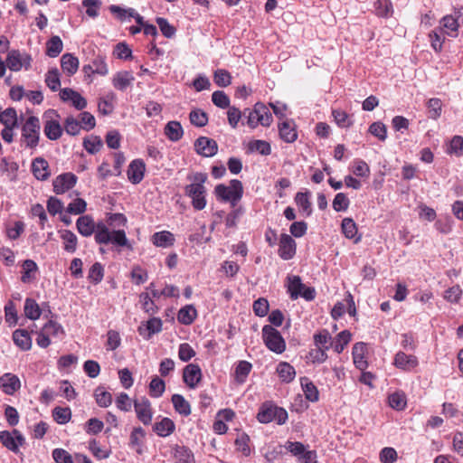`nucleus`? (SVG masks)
<instances>
[{
    "instance_id": "f257e3e1",
    "label": "nucleus",
    "mask_w": 463,
    "mask_h": 463,
    "mask_svg": "<svg viewBox=\"0 0 463 463\" xmlns=\"http://www.w3.org/2000/svg\"><path fill=\"white\" fill-rule=\"evenodd\" d=\"M76 227L80 234L84 237H90L94 233V239L98 244H112L118 248L132 250V245L124 230L110 231L103 222L95 223L92 216L89 214L79 217Z\"/></svg>"
},
{
    "instance_id": "f03ea898",
    "label": "nucleus",
    "mask_w": 463,
    "mask_h": 463,
    "mask_svg": "<svg viewBox=\"0 0 463 463\" xmlns=\"http://www.w3.org/2000/svg\"><path fill=\"white\" fill-rule=\"evenodd\" d=\"M192 184L185 185L184 194L192 200V205L196 211H201L206 206V188L204 183L207 180V175L204 173H195L188 176Z\"/></svg>"
},
{
    "instance_id": "7ed1b4c3",
    "label": "nucleus",
    "mask_w": 463,
    "mask_h": 463,
    "mask_svg": "<svg viewBox=\"0 0 463 463\" xmlns=\"http://www.w3.org/2000/svg\"><path fill=\"white\" fill-rule=\"evenodd\" d=\"M214 194L218 200L228 202L232 207H235L242 198L243 186L240 180L232 179L229 185L217 184L214 188Z\"/></svg>"
},
{
    "instance_id": "20e7f679",
    "label": "nucleus",
    "mask_w": 463,
    "mask_h": 463,
    "mask_svg": "<svg viewBox=\"0 0 463 463\" xmlns=\"http://www.w3.org/2000/svg\"><path fill=\"white\" fill-rule=\"evenodd\" d=\"M243 117L247 118V125L250 128H255L259 125L269 127L272 122L269 109L260 102L256 103L252 109H244Z\"/></svg>"
},
{
    "instance_id": "39448f33",
    "label": "nucleus",
    "mask_w": 463,
    "mask_h": 463,
    "mask_svg": "<svg viewBox=\"0 0 463 463\" xmlns=\"http://www.w3.org/2000/svg\"><path fill=\"white\" fill-rule=\"evenodd\" d=\"M256 418L259 422L263 424L275 420L279 425H283L288 420V415L284 408L271 402H264L260 407Z\"/></svg>"
},
{
    "instance_id": "423d86ee",
    "label": "nucleus",
    "mask_w": 463,
    "mask_h": 463,
    "mask_svg": "<svg viewBox=\"0 0 463 463\" xmlns=\"http://www.w3.org/2000/svg\"><path fill=\"white\" fill-rule=\"evenodd\" d=\"M40 120L35 116H30L22 127L21 144L26 148H35L40 139Z\"/></svg>"
},
{
    "instance_id": "0eeeda50",
    "label": "nucleus",
    "mask_w": 463,
    "mask_h": 463,
    "mask_svg": "<svg viewBox=\"0 0 463 463\" xmlns=\"http://www.w3.org/2000/svg\"><path fill=\"white\" fill-rule=\"evenodd\" d=\"M262 339L267 348L275 354H282L286 350V342L280 332L270 325L262 327Z\"/></svg>"
},
{
    "instance_id": "6e6552de",
    "label": "nucleus",
    "mask_w": 463,
    "mask_h": 463,
    "mask_svg": "<svg viewBox=\"0 0 463 463\" xmlns=\"http://www.w3.org/2000/svg\"><path fill=\"white\" fill-rule=\"evenodd\" d=\"M0 441L7 449L18 454L20 447L25 443V439L18 430L14 429L12 431H0Z\"/></svg>"
},
{
    "instance_id": "1a4fd4ad",
    "label": "nucleus",
    "mask_w": 463,
    "mask_h": 463,
    "mask_svg": "<svg viewBox=\"0 0 463 463\" xmlns=\"http://www.w3.org/2000/svg\"><path fill=\"white\" fill-rule=\"evenodd\" d=\"M134 409L137 414V418L144 425H149L153 419V410L149 400L142 396L134 401Z\"/></svg>"
},
{
    "instance_id": "9d476101",
    "label": "nucleus",
    "mask_w": 463,
    "mask_h": 463,
    "mask_svg": "<svg viewBox=\"0 0 463 463\" xmlns=\"http://www.w3.org/2000/svg\"><path fill=\"white\" fill-rule=\"evenodd\" d=\"M32 58L27 53H21L19 51H11L6 58V66L13 71H18L23 67L28 70L31 67Z\"/></svg>"
},
{
    "instance_id": "9b49d317",
    "label": "nucleus",
    "mask_w": 463,
    "mask_h": 463,
    "mask_svg": "<svg viewBox=\"0 0 463 463\" xmlns=\"http://www.w3.org/2000/svg\"><path fill=\"white\" fill-rule=\"evenodd\" d=\"M194 146L196 153L203 157H212L218 152L217 142L207 137H199Z\"/></svg>"
},
{
    "instance_id": "f8f14e48",
    "label": "nucleus",
    "mask_w": 463,
    "mask_h": 463,
    "mask_svg": "<svg viewBox=\"0 0 463 463\" xmlns=\"http://www.w3.org/2000/svg\"><path fill=\"white\" fill-rule=\"evenodd\" d=\"M77 180L78 177L71 172L59 175L52 181L53 192L56 194H64L65 192L74 187Z\"/></svg>"
},
{
    "instance_id": "ddd939ff",
    "label": "nucleus",
    "mask_w": 463,
    "mask_h": 463,
    "mask_svg": "<svg viewBox=\"0 0 463 463\" xmlns=\"http://www.w3.org/2000/svg\"><path fill=\"white\" fill-rule=\"evenodd\" d=\"M296 251L297 243L294 239L287 233H282L279 243V256L284 260H289L295 256Z\"/></svg>"
},
{
    "instance_id": "4468645a",
    "label": "nucleus",
    "mask_w": 463,
    "mask_h": 463,
    "mask_svg": "<svg viewBox=\"0 0 463 463\" xmlns=\"http://www.w3.org/2000/svg\"><path fill=\"white\" fill-rule=\"evenodd\" d=\"M59 95L63 102H70L78 110H82L87 107L86 99L72 89H61Z\"/></svg>"
},
{
    "instance_id": "2eb2a0df",
    "label": "nucleus",
    "mask_w": 463,
    "mask_h": 463,
    "mask_svg": "<svg viewBox=\"0 0 463 463\" xmlns=\"http://www.w3.org/2000/svg\"><path fill=\"white\" fill-rule=\"evenodd\" d=\"M202 379V370L198 364H189L184 368L183 380L185 384L194 389Z\"/></svg>"
},
{
    "instance_id": "dca6fc26",
    "label": "nucleus",
    "mask_w": 463,
    "mask_h": 463,
    "mask_svg": "<svg viewBox=\"0 0 463 463\" xmlns=\"http://www.w3.org/2000/svg\"><path fill=\"white\" fill-rule=\"evenodd\" d=\"M367 346L363 342H357L354 345L352 350L353 362L355 367L360 371H364L368 367L366 360Z\"/></svg>"
},
{
    "instance_id": "f3484780",
    "label": "nucleus",
    "mask_w": 463,
    "mask_h": 463,
    "mask_svg": "<svg viewBox=\"0 0 463 463\" xmlns=\"http://www.w3.org/2000/svg\"><path fill=\"white\" fill-rule=\"evenodd\" d=\"M146 440V431L141 427H135L130 432L128 446L138 455L143 454Z\"/></svg>"
},
{
    "instance_id": "a211bd4d",
    "label": "nucleus",
    "mask_w": 463,
    "mask_h": 463,
    "mask_svg": "<svg viewBox=\"0 0 463 463\" xmlns=\"http://www.w3.org/2000/svg\"><path fill=\"white\" fill-rule=\"evenodd\" d=\"M146 165L142 159H135L128 165V180L134 184H139L145 175Z\"/></svg>"
},
{
    "instance_id": "6ab92c4d",
    "label": "nucleus",
    "mask_w": 463,
    "mask_h": 463,
    "mask_svg": "<svg viewBox=\"0 0 463 463\" xmlns=\"http://www.w3.org/2000/svg\"><path fill=\"white\" fill-rule=\"evenodd\" d=\"M393 364L399 369L411 371L419 364V362L415 355L400 351L394 356Z\"/></svg>"
},
{
    "instance_id": "aec40b11",
    "label": "nucleus",
    "mask_w": 463,
    "mask_h": 463,
    "mask_svg": "<svg viewBox=\"0 0 463 463\" xmlns=\"http://www.w3.org/2000/svg\"><path fill=\"white\" fill-rule=\"evenodd\" d=\"M0 387L8 395H13L21 387L20 379L13 373H5L0 377Z\"/></svg>"
},
{
    "instance_id": "412c9836",
    "label": "nucleus",
    "mask_w": 463,
    "mask_h": 463,
    "mask_svg": "<svg viewBox=\"0 0 463 463\" xmlns=\"http://www.w3.org/2000/svg\"><path fill=\"white\" fill-rule=\"evenodd\" d=\"M32 172L36 179L47 180L51 175L48 162L43 157H36L32 163Z\"/></svg>"
},
{
    "instance_id": "4be33fe9",
    "label": "nucleus",
    "mask_w": 463,
    "mask_h": 463,
    "mask_svg": "<svg viewBox=\"0 0 463 463\" xmlns=\"http://www.w3.org/2000/svg\"><path fill=\"white\" fill-rule=\"evenodd\" d=\"M59 235L62 241L63 250L68 253H74L78 248V238L71 230H61Z\"/></svg>"
},
{
    "instance_id": "5701e85b",
    "label": "nucleus",
    "mask_w": 463,
    "mask_h": 463,
    "mask_svg": "<svg viewBox=\"0 0 463 463\" xmlns=\"http://www.w3.org/2000/svg\"><path fill=\"white\" fill-rule=\"evenodd\" d=\"M279 133L282 140L287 143H293L298 138V133L293 121H283L279 125Z\"/></svg>"
},
{
    "instance_id": "b1692460",
    "label": "nucleus",
    "mask_w": 463,
    "mask_h": 463,
    "mask_svg": "<svg viewBox=\"0 0 463 463\" xmlns=\"http://www.w3.org/2000/svg\"><path fill=\"white\" fill-rule=\"evenodd\" d=\"M440 26L439 28H442V33L450 37H457L459 24L458 23V19L450 14L445 15L439 22Z\"/></svg>"
},
{
    "instance_id": "393cba45",
    "label": "nucleus",
    "mask_w": 463,
    "mask_h": 463,
    "mask_svg": "<svg viewBox=\"0 0 463 463\" xmlns=\"http://www.w3.org/2000/svg\"><path fill=\"white\" fill-rule=\"evenodd\" d=\"M45 122L43 127V132L50 140H57L62 135V128L61 124L54 119L47 118L44 116Z\"/></svg>"
},
{
    "instance_id": "a878e982",
    "label": "nucleus",
    "mask_w": 463,
    "mask_h": 463,
    "mask_svg": "<svg viewBox=\"0 0 463 463\" xmlns=\"http://www.w3.org/2000/svg\"><path fill=\"white\" fill-rule=\"evenodd\" d=\"M134 80L135 77L132 72L122 71L115 74L112 79V84L117 90L123 91L130 86Z\"/></svg>"
},
{
    "instance_id": "bb28decb",
    "label": "nucleus",
    "mask_w": 463,
    "mask_h": 463,
    "mask_svg": "<svg viewBox=\"0 0 463 463\" xmlns=\"http://www.w3.org/2000/svg\"><path fill=\"white\" fill-rule=\"evenodd\" d=\"M14 344L22 350L28 351L32 347V338L25 329H16L13 333Z\"/></svg>"
},
{
    "instance_id": "cd10ccee",
    "label": "nucleus",
    "mask_w": 463,
    "mask_h": 463,
    "mask_svg": "<svg viewBox=\"0 0 463 463\" xmlns=\"http://www.w3.org/2000/svg\"><path fill=\"white\" fill-rule=\"evenodd\" d=\"M61 66L63 72L71 76L78 71L79 60L71 53H64L61 58Z\"/></svg>"
},
{
    "instance_id": "c85d7f7f",
    "label": "nucleus",
    "mask_w": 463,
    "mask_h": 463,
    "mask_svg": "<svg viewBox=\"0 0 463 463\" xmlns=\"http://www.w3.org/2000/svg\"><path fill=\"white\" fill-rule=\"evenodd\" d=\"M300 383L305 398L311 402H317L319 399V392L317 386L307 377H302L300 379Z\"/></svg>"
},
{
    "instance_id": "c756f323",
    "label": "nucleus",
    "mask_w": 463,
    "mask_h": 463,
    "mask_svg": "<svg viewBox=\"0 0 463 463\" xmlns=\"http://www.w3.org/2000/svg\"><path fill=\"white\" fill-rule=\"evenodd\" d=\"M175 430V422L167 418H163L159 422L155 423L153 427V430L159 437H167L171 435Z\"/></svg>"
},
{
    "instance_id": "7c9ffc66",
    "label": "nucleus",
    "mask_w": 463,
    "mask_h": 463,
    "mask_svg": "<svg viewBox=\"0 0 463 463\" xmlns=\"http://www.w3.org/2000/svg\"><path fill=\"white\" fill-rule=\"evenodd\" d=\"M287 279L288 293L290 298L295 300L299 298L302 289L305 288V284L302 283L299 276H288Z\"/></svg>"
},
{
    "instance_id": "2f4dec72",
    "label": "nucleus",
    "mask_w": 463,
    "mask_h": 463,
    "mask_svg": "<svg viewBox=\"0 0 463 463\" xmlns=\"http://www.w3.org/2000/svg\"><path fill=\"white\" fill-rule=\"evenodd\" d=\"M152 241L156 247L167 248L175 243V236L168 231L157 232L153 234Z\"/></svg>"
},
{
    "instance_id": "473e14b6",
    "label": "nucleus",
    "mask_w": 463,
    "mask_h": 463,
    "mask_svg": "<svg viewBox=\"0 0 463 463\" xmlns=\"http://www.w3.org/2000/svg\"><path fill=\"white\" fill-rule=\"evenodd\" d=\"M252 369V364L248 361H240L234 369V379L236 383L242 384L246 382L248 375Z\"/></svg>"
},
{
    "instance_id": "72a5a7b5",
    "label": "nucleus",
    "mask_w": 463,
    "mask_h": 463,
    "mask_svg": "<svg viewBox=\"0 0 463 463\" xmlns=\"http://www.w3.org/2000/svg\"><path fill=\"white\" fill-rule=\"evenodd\" d=\"M165 135L173 142L180 140L184 135V130L180 122L175 120L169 121L165 125Z\"/></svg>"
},
{
    "instance_id": "f704fd0d",
    "label": "nucleus",
    "mask_w": 463,
    "mask_h": 463,
    "mask_svg": "<svg viewBox=\"0 0 463 463\" xmlns=\"http://www.w3.org/2000/svg\"><path fill=\"white\" fill-rule=\"evenodd\" d=\"M341 228L342 232L347 239H354L356 243L361 241V236H356L357 226L352 218H344Z\"/></svg>"
},
{
    "instance_id": "c9c22d12",
    "label": "nucleus",
    "mask_w": 463,
    "mask_h": 463,
    "mask_svg": "<svg viewBox=\"0 0 463 463\" xmlns=\"http://www.w3.org/2000/svg\"><path fill=\"white\" fill-rule=\"evenodd\" d=\"M197 317V311L193 305H186L182 307L178 314L177 319L183 325H191Z\"/></svg>"
},
{
    "instance_id": "e433bc0d",
    "label": "nucleus",
    "mask_w": 463,
    "mask_h": 463,
    "mask_svg": "<svg viewBox=\"0 0 463 463\" xmlns=\"http://www.w3.org/2000/svg\"><path fill=\"white\" fill-rule=\"evenodd\" d=\"M234 445L236 447V450L240 451L243 456L248 457L250 455V439L247 433H238L234 441Z\"/></svg>"
},
{
    "instance_id": "4c0bfd02",
    "label": "nucleus",
    "mask_w": 463,
    "mask_h": 463,
    "mask_svg": "<svg viewBox=\"0 0 463 463\" xmlns=\"http://www.w3.org/2000/svg\"><path fill=\"white\" fill-rule=\"evenodd\" d=\"M171 401L176 412L183 416H188L191 414V406L183 395L174 394Z\"/></svg>"
},
{
    "instance_id": "58836bf2",
    "label": "nucleus",
    "mask_w": 463,
    "mask_h": 463,
    "mask_svg": "<svg viewBox=\"0 0 463 463\" xmlns=\"http://www.w3.org/2000/svg\"><path fill=\"white\" fill-rule=\"evenodd\" d=\"M277 373L282 382L290 383L295 379L296 371L292 365L287 362H280L277 367Z\"/></svg>"
},
{
    "instance_id": "ea45409f",
    "label": "nucleus",
    "mask_w": 463,
    "mask_h": 463,
    "mask_svg": "<svg viewBox=\"0 0 463 463\" xmlns=\"http://www.w3.org/2000/svg\"><path fill=\"white\" fill-rule=\"evenodd\" d=\"M24 315L31 320H36L41 317L42 311L37 302L33 298H26L24 307Z\"/></svg>"
},
{
    "instance_id": "a19ab883",
    "label": "nucleus",
    "mask_w": 463,
    "mask_h": 463,
    "mask_svg": "<svg viewBox=\"0 0 463 463\" xmlns=\"http://www.w3.org/2000/svg\"><path fill=\"white\" fill-rule=\"evenodd\" d=\"M314 343L317 347L328 350L333 345V340L326 329L319 331L314 335Z\"/></svg>"
},
{
    "instance_id": "79ce46f5",
    "label": "nucleus",
    "mask_w": 463,
    "mask_h": 463,
    "mask_svg": "<svg viewBox=\"0 0 463 463\" xmlns=\"http://www.w3.org/2000/svg\"><path fill=\"white\" fill-rule=\"evenodd\" d=\"M63 43L61 38L57 35L52 36L46 43V54L51 58L57 57L62 51Z\"/></svg>"
},
{
    "instance_id": "37998d69",
    "label": "nucleus",
    "mask_w": 463,
    "mask_h": 463,
    "mask_svg": "<svg viewBox=\"0 0 463 463\" xmlns=\"http://www.w3.org/2000/svg\"><path fill=\"white\" fill-rule=\"evenodd\" d=\"M174 458L177 463H194V455L184 446L175 445L174 448Z\"/></svg>"
},
{
    "instance_id": "c03bdc74",
    "label": "nucleus",
    "mask_w": 463,
    "mask_h": 463,
    "mask_svg": "<svg viewBox=\"0 0 463 463\" xmlns=\"http://www.w3.org/2000/svg\"><path fill=\"white\" fill-rule=\"evenodd\" d=\"M37 269V265L33 260H24L23 263V274L21 277V280L24 283L31 282L34 279Z\"/></svg>"
},
{
    "instance_id": "a18cd8bd",
    "label": "nucleus",
    "mask_w": 463,
    "mask_h": 463,
    "mask_svg": "<svg viewBox=\"0 0 463 463\" xmlns=\"http://www.w3.org/2000/svg\"><path fill=\"white\" fill-rule=\"evenodd\" d=\"M352 335L348 330H344L340 332L333 341L334 350L337 354H341L345 347L349 344L351 341Z\"/></svg>"
},
{
    "instance_id": "49530a36",
    "label": "nucleus",
    "mask_w": 463,
    "mask_h": 463,
    "mask_svg": "<svg viewBox=\"0 0 463 463\" xmlns=\"http://www.w3.org/2000/svg\"><path fill=\"white\" fill-rule=\"evenodd\" d=\"M45 83L52 91H57L60 89V72L57 68H52L47 71L45 75Z\"/></svg>"
},
{
    "instance_id": "de8ad7c7",
    "label": "nucleus",
    "mask_w": 463,
    "mask_h": 463,
    "mask_svg": "<svg viewBox=\"0 0 463 463\" xmlns=\"http://www.w3.org/2000/svg\"><path fill=\"white\" fill-rule=\"evenodd\" d=\"M445 36L446 34L442 33V28H436L429 33L431 47L435 52H441Z\"/></svg>"
},
{
    "instance_id": "09e8293b",
    "label": "nucleus",
    "mask_w": 463,
    "mask_h": 463,
    "mask_svg": "<svg viewBox=\"0 0 463 463\" xmlns=\"http://www.w3.org/2000/svg\"><path fill=\"white\" fill-rule=\"evenodd\" d=\"M52 417L58 424H66L71 418V411L69 407H55L52 410Z\"/></svg>"
},
{
    "instance_id": "8fccbe9b",
    "label": "nucleus",
    "mask_w": 463,
    "mask_h": 463,
    "mask_svg": "<svg viewBox=\"0 0 463 463\" xmlns=\"http://www.w3.org/2000/svg\"><path fill=\"white\" fill-rule=\"evenodd\" d=\"M374 8L376 14L381 17H389L393 13L391 0H376Z\"/></svg>"
},
{
    "instance_id": "3c124183",
    "label": "nucleus",
    "mask_w": 463,
    "mask_h": 463,
    "mask_svg": "<svg viewBox=\"0 0 463 463\" xmlns=\"http://www.w3.org/2000/svg\"><path fill=\"white\" fill-rule=\"evenodd\" d=\"M250 152H257L262 156H268L271 153V147L269 142L264 140H252L248 145Z\"/></svg>"
},
{
    "instance_id": "603ef678",
    "label": "nucleus",
    "mask_w": 463,
    "mask_h": 463,
    "mask_svg": "<svg viewBox=\"0 0 463 463\" xmlns=\"http://www.w3.org/2000/svg\"><path fill=\"white\" fill-rule=\"evenodd\" d=\"M446 152L458 157L463 156V137L458 135L454 136L449 141Z\"/></svg>"
},
{
    "instance_id": "864d4df0",
    "label": "nucleus",
    "mask_w": 463,
    "mask_h": 463,
    "mask_svg": "<svg viewBox=\"0 0 463 463\" xmlns=\"http://www.w3.org/2000/svg\"><path fill=\"white\" fill-rule=\"evenodd\" d=\"M165 389V382L158 376H154L149 383V394L151 397L159 398Z\"/></svg>"
},
{
    "instance_id": "5fc2aeb1",
    "label": "nucleus",
    "mask_w": 463,
    "mask_h": 463,
    "mask_svg": "<svg viewBox=\"0 0 463 463\" xmlns=\"http://www.w3.org/2000/svg\"><path fill=\"white\" fill-rule=\"evenodd\" d=\"M139 302L141 304L142 309L149 315H154L158 311V307L156 306L154 300L146 292H142L139 295Z\"/></svg>"
},
{
    "instance_id": "6e6d98bb",
    "label": "nucleus",
    "mask_w": 463,
    "mask_h": 463,
    "mask_svg": "<svg viewBox=\"0 0 463 463\" xmlns=\"http://www.w3.org/2000/svg\"><path fill=\"white\" fill-rule=\"evenodd\" d=\"M190 122L195 127L202 128L207 125L208 116L207 114L200 109H193L189 114Z\"/></svg>"
},
{
    "instance_id": "4d7b16f0",
    "label": "nucleus",
    "mask_w": 463,
    "mask_h": 463,
    "mask_svg": "<svg viewBox=\"0 0 463 463\" xmlns=\"http://www.w3.org/2000/svg\"><path fill=\"white\" fill-rule=\"evenodd\" d=\"M115 95L113 93L108 94L106 97L100 98L98 103V109L102 115H109L114 109L113 101Z\"/></svg>"
},
{
    "instance_id": "13d9d810",
    "label": "nucleus",
    "mask_w": 463,
    "mask_h": 463,
    "mask_svg": "<svg viewBox=\"0 0 463 463\" xmlns=\"http://www.w3.org/2000/svg\"><path fill=\"white\" fill-rule=\"evenodd\" d=\"M94 397L97 404L101 408H107L112 403V395L103 388H97Z\"/></svg>"
},
{
    "instance_id": "bf43d9fd",
    "label": "nucleus",
    "mask_w": 463,
    "mask_h": 463,
    "mask_svg": "<svg viewBox=\"0 0 463 463\" xmlns=\"http://www.w3.org/2000/svg\"><path fill=\"white\" fill-rule=\"evenodd\" d=\"M389 405L397 411H402L406 407V397L403 392H393L388 397Z\"/></svg>"
},
{
    "instance_id": "052dcab7",
    "label": "nucleus",
    "mask_w": 463,
    "mask_h": 463,
    "mask_svg": "<svg viewBox=\"0 0 463 463\" xmlns=\"http://www.w3.org/2000/svg\"><path fill=\"white\" fill-rule=\"evenodd\" d=\"M295 203L297 205L307 213V215H310L312 213L311 203L309 201L308 193L298 192L295 195Z\"/></svg>"
},
{
    "instance_id": "680f3d73",
    "label": "nucleus",
    "mask_w": 463,
    "mask_h": 463,
    "mask_svg": "<svg viewBox=\"0 0 463 463\" xmlns=\"http://www.w3.org/2000/svg\"><path fill=\"white\" fill-rule=\"evenodd\" d=\"M0 121L5 127H17L16 110L13 108L5 109L2 111Z\"/></svg>"
},
{
    "instance_id": "e2e57ef3",
    "label": "nucleus",
    "mask_w": 463,
    "mask_h": 463,
    "mask_svg": "<svg viewBox=\"0 0 463 463\" xmlns=\"http://www.w3.org/2000/svg\"><path fill=\"white\" fill-rule=\"evenodd\" d=\"M89 449L93 456L99 460L108 458L110 455V450L103 449L96 439L90 441Z\"/></svg>"
},
{
    "instance_id": "0e129e2a",
    "label": "nucleus",
    "mask_w": 463,
    "mask_h": 463,
    "mask_svg": "<svg viewBox=\"0 0 463 463\" xmlns=\"http://www.w3.org/2000/svg\"><path fill=\"white\" fill-rule=\"evenodd\" d=\"M213 80L219 87H227L232 82V76L228 71L218 69L214 71Z\"/></svg>"
},
{
    "instance_id": "69168bd1",
    "label": "nucleus",
    "mask_w": 463,
    "mask_h": 463,
    "mask_svg": "<svg viewBox=\"0 0 463 463\" xmlns=\"http://www.w3.org/2000/svg\"><path fill=\"white\" fill-rule=\"evenodd\" d=\"M83 146L90 154H96L102 146V141L99 137H90L84 138Z\"/></svg>"
},
{
    "instance_id": "338daca9",
    "label": "nucleus",
    "mask_w": 463,
    "mask_h": 463,
    "mask_svg": "<svg viewBox=\"0 0 463 463\" xmlns=\"http://www.w3.org/2000/svg\"><path fill=\"white\" fill-rule=\"evenodd\" d=\"M350 201L344 193H338L335 194L333 200V209L335 212H345L349 207Z\"/></svg>"
},
{
    "instance_id": "774afa93",
    "label": "nucleus",
    "mask_w": 463,
    "mask_h": 463,
    "mask_svg": "<svg viewBox=\"0 0 463 463\" xmlns=\"http://www.w3.org/2000/svg\"><path fill=\"white\" fill-rule=\"evenodd\" d=\"M52 455L55 463H74L72 456L63 449H54Z\"/></svg>"
}]
</instances>
